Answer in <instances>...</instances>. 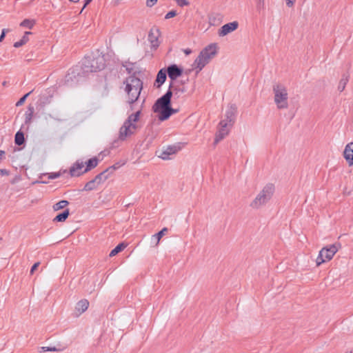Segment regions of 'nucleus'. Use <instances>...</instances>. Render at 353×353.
<instances>
[{"label": "nucleus", "mask_w": 353, "mask_h": 353, "mask_svg": "<svg viewBox=\"0 0 353 353\" xmlns=\"http://www.w3.org/2000/svg\"><path fill=\"white\" fill-rule=\"evenodd\" d=\"M134 112L130 114L125 121H129L130 124L137 127V123L139 120L140 115L142 111V104L138 107H132Z\"/></svg>", "instance_id": "4468645a"}, {"label": "nucleus", "mask_w": 353, "mask_h": 353, "mask_svg": "<svg viewBox=\"0 0 353 353\" xmlns=\"http://www.w3.org/2000/svg\"><path fill=\"white\" fill-rule=\"evenodd\" d=\"M34 109L32 106H29L25 113V124L29 125L34 116Z\"/></svg>", "instance_id": "5701e85b"}, {"label": "nucleus", "mask_w": 353, "mask_h": 353, "mask_svg": "<svg viewBox=\"0 0 353 353\" xmlns=\"http://www.w3.org/2000/svg\"><path fill=\"white\" fill-rule=\"evenodd\" d=\"M273 99L276 108L279 110H287L289 108V94L288 88L281 83L273 85Z\"/></svg>", "instance_id": "39448f33"}, {"label": "nucleus", "mask_w": 353, "mask_h": 353, "mask_svg": "<svg viewBox=\"0 0 353 353\" xmlns=\"http://www.w3.org/2000/svg\"><path fill=\"white\" fill-rule=\"evenodd\" d=\"M236 108L234 105H228L223 110L221 119L218 124L214 141L219 143L225 138L232 128L236 115Z\"/></svg>", "instance_id": "f257e3e1"}, {"label": "nucleus", "mask_w": 353, "mask_h": 353, "mask_svg": "<svg viewBox=\"0 0 353 353\" xmlns=\"http://www.w3.org/2000/svg\"><path fill=\"white\" fill-rule=\"evenodd\" d=\"M84 162L82 160L76 161L70 167L69 173L72 177H78L86 173Z\"/></svg>", "instance_id": "6e6552de"}, {"label": "nucleus", "mask_w": 353, "mask_h": 353, "mask_svg": "<svg viewBox=\"0 0 353 353\" xmlns=\"http://www.w3.org/2000/svg\"><path fill=\"white\" fill-rule=\"evenodd\" d=\"M15 143L18 145H21L24 142V135L21 131H18L15 134L14 138Z\"/></svg>", "instance_id": "a878e982"}, {"label": "nucleus", "mask_w": 353, "mask_h": 353, "mask_svg": "<svg viewBox=\"0 0 353 353\" xmlns=\"http://www.w3.org/2000/svg\"><path fill=\"white\" fill-rule=\"evenodd\" d=\"M143 88L141 80L136 74H130L123 82V90L128 103H134L140 96Z\"/></svg>", "instance_id": "7ed1b4c3"}, {"label": "nucleus", "mask_w": 353, "mask_h": 353, "mask_svg": "<svg viewBox=\"0 0 353 353\" xmlns=\"http://www.w3.org/2000/svg\"><path fill=\"white\" fill-rule=\"evenodd\" d=\"M43 352H57L59 350L56 347H41Z\"/></svg>", "instance_id": "7c9ffc66"}, {"label": "nucleus", "mask_w": 353, "mask_h": 353, "mask_svg": "<svg viewBox=\"0 0 353 353\" xmlns=\"http://www.w3.org/2000/svg\"><path fill=\"white\" fill-rule=\"evenodd\" d=\"M36 24V20L34 19H25L19 23L21 28L31 30Z\"/></svg>", "instance_id": "412c9836"}, {"label": "nucleus", "mask_w": 353, "mask_h": 353, "mask_svg": "<svg viewBox=\"0 0 353 353\" xmlns=\"http://www.w3.org/2000/svg\"><path fill=\"white\" fill-rule=\"evenodd\" d=\"M172 92L169 89L166 93L158 99L152 106V110L157 118L161 121L168 119L177 110L172 107Z\"/></svg>", "instance_id": "f03ea898"}, {"label": "nucleus", "mask_w": 353, "mask_h": 353, "mask_svg": "<svg viewBox=\"0 0 353 353\" xmlns=\"http://www.w3.org/2000/svg\"><path fill=\"white\" fill-rule=\"evenodd\" d=\"M176 15V12L174 10L169 11L165 15V19H169L170 18H172Z\"/></svg>", "instance_id": "2f4dec72"}, {"label": "nucleus", "mask_w": 353, "mask_h": 353, "mask_svg": "<svg viewBox=\"0 0 353 353\" xmlns=\"http://www.w3.org/2000/svg\"><path fill=\"white\" fill-rule=\"evenodd\" d=\"M68 205V202L67 201H65V200H63V201H61L55 203L53 205V210L54 211H58V210H59L61 209L64 208Z\"/></svg>", "instance_id": "cd10ccee"}, {"label": "nucleus", "mask_w": 353, "mask_h": 353, "mask_svg": "<svg viewBox=\"0 0 353 353\" xmlns=\"http://www.w3.org/2000/svg\"><path fill=\"white\" fill-rule=\"evenodd\" d=\"M68 1L73 3H77L80 1V0H68Z\"/></svg>", "instance_id": "79ce46f5"}, {"label": "nucleus", "mask_w": 353, "mask_h": 353, "mask_svg": "<svg viewBox=\"0 0 353 353\" xmlns=\"http://www.w3.org/2000/svg\"><path fill=\"white\" fill-rule=\"evenodd\" d=\"M183 52L185 55H189L192 53V50L190 48H185L183 50Z\"/></svg>", "instance_id": "58836bf2"}, {"label": "nucleus", "mask_w": 353, "mask_h": 353, "mask_svg": "<svg viewBox=\"0 0 353 353\" xmlns=\"http://www.w3.org/2000/svg\"><path fill=\"white\" fill-rule=\"evenodd\" d=\"M343 157L350 167L353 165V142H350L345 145Z\"/></svg>", "instance_id": "a211bd4d"}, {"label": "nucleus", "mask_w": 353, "mask_h": 353, "mask_svg": "<svg viewBox=\"0 0 353 353\" xmlns=\"http://www.w3.org/2000/svg\"><path fill=\"white\" fill-rule=\"evenodd\" d=\"M39 262H37V263H35L32 265V268H31V270H30V273H31V274H33V272H34V270L37 268V267L39 266Z\"/></svg>", "instance_id": "e433bc0d"}, {"label": "nucleus", "mask_w": 353, "mask_h": 353, "mask_svg": "<svg viewBox=\"0 0 353 353\" xmlns=\"http://www.w3.org/2000/svg\"><path fill=\"white\" fill-rule=\"evenodd\" d=\"M96 179L89 181L85 185L84 190L86 191L92 190L96 188L95 186Z\"/></svg>", "instance_id": "c85d7f7f"}, {"label": "nucleus", "mask_w": 353, "mask_h": 353, "mask_svg": "<svg viewBox=\"0 0 353 353\" xmlns=\"http://www.w3.org/2000/svg\"><path fill=\"white\" fill-rule=\"evenodd\" d=\"M92 0H83V6L81 11L92 1Z\"/></svg>", "instance_id": "4c0bfd02"}, {"label": "nucleus", "mask_w": 353, "mask_h": 353, "mask_svg": "<svg viewBox=\"0 0 353 353\" xmlns=\"http://www.w3.org/2000/svg\"><path fill=\"white\" fill-rule=\"evenodd\" d=\"M344 353H353V350L346 351V352H344Z\"/></svg>", "instance_id": "37998d69"}, {"label": "nucleus", "mask_w": 353, "mask_h": 353, "mask_svg": "<svg viewBox=\"0 0 353 353\" xmlns=\"http://www.w3.org/2000/svg\"><path fill=\"white\" fill-rule=\"evenodd\" d=\"M276 187L273 183L265 184L259 192L250 203V207L253 210H259L265 205L273 197Z\"/></svg>", "instance_id": "20e7f679"}, {"label": "nucleus", "mask_w": 353, "mask_h": 353, "mask_svg": "<svg viewBox=\"0 0 353 353\" xmlns=\"http://www.w3.org/2000/svg\"><path fill=\"white\" fill-rule=\"evenodd\" d=\"M32 34L31 32L26 31L24 32L23 36L17 41L13 43V47L14 48H19L26 44H27L30 41V35Z\"/></svg>", "instance_id": "aec40b11"}, {"label": "nucleus", "mask_w": 353, "mask_h": 353, "mask_svg": "<svg viewBox=\"0 0 353 353\" xmlns=\"http://www.w3.org/2000/svg\"><path fill=\"white\" fill-rule=\"evenodd\" d=\"M136 130V126L130 124L129 121H125L120 128L119 137L121 140H125L132 135Z\"/></svg>", "instance_id": "9b49d317"}, {"label": "nucleus", "mask_w": 353, "mask_h": 353, "mask_svg": "<svg viewBox=\"0 0 353 353\" xmlns=\"http://www.w3.org/2000/svg\"><path fill=\"white\" fill-rule=\"evenodd\" d=\"M4 156V152L2 150H0V162L3 160Z\"/></svg>", "instance_id": "a19ab883"}, {"label": "nucleus", "mask_w": 353, "mask_h": 353, "mask_svg": "<svg viewBox=\"0 0 353 353\" xmlns=\"http://www.w3.org/2000/svg\"><path fill=\"white\" fill-rule=\"evenodd\" d=\"M0 172L1 173L2 175H8V174H9V172L6 170H1Z\"/></svg>", "instance_id": "ea45409f"}, {"label": "nucleus", "mask_w": 353, "mask_h": 353, "mask_svg": "<svg viewBox=\"0 0 353 353\" xmlns=\"http://www.w3.org/2000/svg\"><path fill=\"white\" fill-rule=\"evenodd\" d=\"M61 176V174L59 172L57 173H51L49 175L50 179H56Z\"/></svg>", "instance_id": "72a5a7b5"}, {"label": "nucleus", "mask_w": 353, "mask_h": 353, "mask_svg": "<svg viewBox=\"0 0 353 353\" xmlns=\"http://www.w3.org/2000/svg\"><path fill=\"white\" fill-rule=\"evenodd\" d=\"M341 248V245L338 243L329 244L323 246L318 252L316 257L314 259L316 267L319 268L323 264L331 261L336 254Z\"/></svg>", "instance_id": "423d86ee"}, {"label": "nucleus", "mask_w": 353, "mask_h": 353, "mask_svg": "<svg viewBox=\"0 0 353 353\" xmlns=\"http://www.w3.org/2000/svg\"><path fill=\"white\" fill-rule=\"evenodd\" d=\"M158 0H146L145 5L148 8H152L157 4Z\"/></svg>", "instance_id": "473e14b6"}, {"label": "nucleus", "mask_w": 353, "mask_h": 353, "mask_svg": "<svg viewBox=\"0 0 353 353\" xmlns=\"http://www.w3.org/2000/svg\"><path fill=\"white\" fill-rule=\"evenodd\" d=\"M26 101L25 97H21V99H20L17 102L16 105H17V106H20V105H21L24 103V101Z\"/></svg>", "instance_id": "c9c22d12"}, {"label": "nucleus", "mask_w": 353, "mask_h": 353, "mask_svg": "<svg viewBox=\"0 0 353 353\" xmlns=\"http://www.w3.org/2000/svg\"><path fill=\"white\" fill-rule=\"evenodd\" d=\"M166 231H167V228H164L161 231H159L158 233H157L152 236V238L156 239L155 246H157L159 244L161 239L164 235V234Z\"/></svg>", "instance_id": "bb28decb"}, {"label": "nucleus", "mask_w": 353, "mask_h": 353, "mask_svg": "<svg viewBox=\"0 0 353 353\" xmlns=\"http://www.w3.org/2000/svg\"><path fill=\"white\" fill-rule=\"evenodd\" d=\"M99 163V160L96 157H93L88 160L86 162H84V165L86 169V172H89L92 169L94 168L97 166Z\"/></svg>", "instance_id": "4be33fe9"}, {"label": "nucleus", "mask_w": 353, "mask_h": 353, "mask_svg": "<svg viewBox=\"0 0 353 353\" xmlns=\"http://www.w3.org/2000/svg\"><path fill=\"white\" fill-rule=\"evenodd\" d=\"M30 94V93H27L26 94H25L23 97H25V99H26V98H28V96Z\"/></svg>", "instance_id": "c03bdc74"}, {"label": "nucleus", "mask_w": 353, "mask_h": 353, "mask_svg": "<svg viewBox=\"0 0 353 353\" xmlns=\"http://www.w3.org/2000/svg\"><path fill=\"white\" fill-rule=\"evenodd\" d=\"M6 29H3L1 30V34L0 35V43L4 39L5 36H6Z\"/></svg>", "instance_id": "f704fd0d"}, {"label": "nucleus", "mask_w": 353, "mask_h": 353, "mask_svg": "<svg viewBox=\"0 0 353 353\" xmlns=\"http://www.w3.org/2000/svg\"><path fill=\"white\" fill-rule=\"evenodd\" d=\"M181 150V146L179 144L170 145L164 149L160 155L163 159H169L170 156L176 154Z\"/></svg>", "instance_id": "2eb2a0df"}, {"label": "nucleus", "mask_w": 353, "mask_h": 353, "mask_svg": "<svg viewBox=\"0 0 353 353\" xmlns=\"http://www.w3.org/2000/svg\"><path fill=\"white\" fill-rule=\"evenodd\" d=\"M238 28L239 23L236 21L225 23L219 29L218 35L221 37H223L234 32Z\"/></svg>", "instance_id": "1a4fd4ad"}, {"label": "nucleus", "mask_w": 353, "mask_h": 353, "mask_svg": "<svg viewBox=\"0 0 353 353\" xmlns=\"http://www.w3.org/2000/svg\"><path fill=\"white\" fill-rule=\"evenodd\" d=\"M90 305L89 301L85 299L79 300L75 305L74 309V315L75 316H79L87 311Z\"/></svg>", "instance_id": "f8f14e48"}, {"label": "nucleus", "mask_w": 353, "mask_h": 353, "mask_svg": "<svg viewBox=\"0 0 353 353\" xmlns=\"http://www.w3.org/2000/svg\"><path fill=\"white\" fill-rule=\"evenodd\" d=\"M284 1H285V6L288 8H292L295 6V3L297 0H284Z\"/></svg>", "instance_id": "c756f323"}, {"label": "nucleus", "mask_w": 353, "mask_h": 353, "mask_svg": "<svg viewBox=\"0 0 353 353\" xmlns=\"http://www.w3.org/2000/svg\"><path fill=\"white\" fill-rule=\"evenodd\" d=\"M350 79V74L348 72H343L341 74L336 84V90L339 93L343 92Z\"/></svg>", "instance_id": "9d476101"}, {"label": "nucleus", "mask_w": 353, "mask_h": 353, "mask_svg": "<svg viewBox=\"0 0 353 353\" xmlns=\"http://www.w3.org/2000/svg\"><path fill=\"white\" fill-rule=\"evenodd\" d=\"M168 75L172 80H176L183 74V69L176 64L170 65L167 70Z\"/></svg>", "instance_id": "ddd939ff"}, {"label": "nucleus", "mask_w": 353, "mask_h": 353, "mask_svg": "<svg viewBox=\"0 0 353 353\" xmlns=\"http://www.w3.org/2000/svg\"><path fill=\"white\" fill-rule=\"evenodd\" d=\"M218 52V44L216 43H212L202 49L199 54H201L207 61L210 62L211 59L216 56Z\"/></svg>", "instance_id": "0eeeda50"}, {"label": "nucleus", "mask_w": 353, "mask_h": 353, "mask_svg": "<svg viewBox=\"0 0 353 353\" xmlns=\"http://www.w3.org/2000/svg\"><path fill=\"white\" fill-rule=\"evenodd\" d=\"M167 71L165 68L161 69L157 75L154 85L159 88H160L165 81L167 77Z\"/></svg>", "instance_id": "6ab92c4d"}, {"label": "nucleus", "mask_w": 353, "mask_h": 353, "mask_svg": "<svg viewBox=\"0 0 353 353\" xmlns=\"http://www.w3.org/2000/svg\"><path fill=\"white\" fill-rule=\"evenodd\" d=\"M159 32L158 30H150L148 34V41L152 50H156L159 46Z\"/></svg>", "instance_id": "f3484780"}, {"label": "nucleus", "mask_w": 353, "mask_h": 353, "mask_svg": "<svg viewBox=\"0 0 353 353\" xmlns=\"http://www.w3.org/2000/svg\"><path fill=\"white\" fill-rule=\"evenodd\" d=\"M126 248V245L123 243L117 245L110 253V256L112 257L117 254L119 252L122 251Z\"/></svg>", "instance_id": "393cba45"}, {"label": "nucleus", "mask_w": 353, "mask_h": 353, "mask_svg": "<svg viewBox=\"0 0 353 353\" xmlns=\"http://www.w3.org/2000/svg\"><path fill=\"white\" fill-rule=\"evenodd\" d=\"M209 62L207 61L205 59L203 56H201V54H199V55L194 59L192 63V70H194L196 73H199L205 68V66Z\"/></svg>", "instance_id": "dca6fc26"}, {"label": "nucleus", "mask_w": 353, "mask_h": 353, "mask_svg": "<svg viewBox=\"0 0 353 353\" xmlns=\"http://www.w3.org/2000/svg\"><path fill=\"white\" fill-rule=\"evenodd\" d=\"M70 214V211L68 209H65L63 212L57 215L54 219V221L57 222H63L66 220V219L68 217Z\"/></svg>", "instance_id": "b1692460"}]
</instances>
